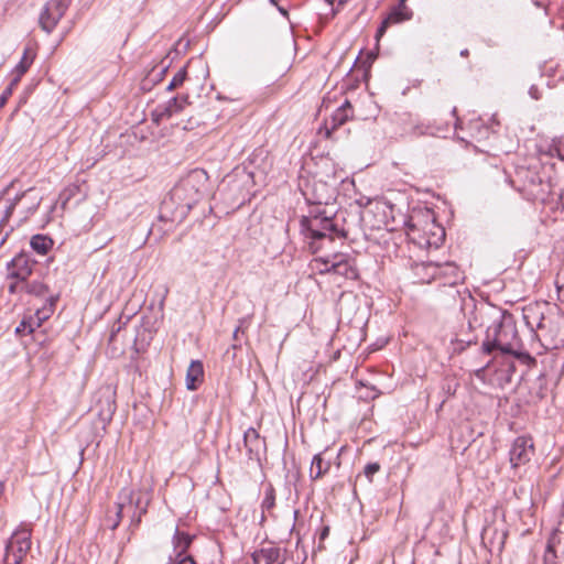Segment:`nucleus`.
<instances>
[{
	"label": "nucleus",
	"instance_id": "29",
	"mask_svg": "<svg viewBox=\"0 0 564 564\" xmlns=\"http://www.w3.org/2000/svg\"><path fill=\"white\" fill-rule=\"evenodd\" d=\"M425 262H422V263H416L414 265V272H415V275L417 278H420V280L423 282V283H430L431 281L433 280H437V274H431V271L429 270H422L420 269L421 265H423Z\"/></svg>",
	"mask_w": 564,
	"mask_h": 564
},
{
	"label": "nucleus",
	"instance_id": "18",
	"mask_svg": "<svg viewBox=\"0 0 564 564\" xmlns=\"http://www.w3.org/2000/svg\"><path fill=\"white\" fill-rule=\"evenodd\" d=\"M204 376L203 364L199 360H193L186 371V388L191 391L197 389L198 382Z\"/></svg>",
	"mask_w": 564,
	"mask_h": 564
},
{
	"label": "nucleus",
	"instance_id": "42",
	"mask_svg": "<svg viewBox=\"0 0 564 564\" xmlns=\"http://www.w3.org/2000/svg\"><path fill=\"white\" fill-rule=\"evenodd\" d=\"M250 316L242 317L238 321V326L236 328H240V333L243 334L245 330L249 327Z\"/></svg>",
	"mask_w": 564,
	"mask_h": 564
},
{
	"label": "nucleus",
	"instance_id": "34",
	"mask_svg": "<svg viewBox=\"0 0 564 564\" xmlns=\"http://www.w3.org/2000/svg\"><path fill=\"white\" fill-rule=\"evenodd\" d=\"M380 469V465L378 463H369L366 465L364 469L365 476L368 478L369 481L372 480V476L378 473Z\"/></svg>",
	"mask_w": 564,
	"mask_h": 564
},
{
	"label": "nucleus",
	"instance_id": "28",
	"mask_svg": "<svg viewBox=\"0 0 564 564\" xmlns=\"http://www.w3.org/2000/svg\"><path fill=\"white\" fill-rule=\"evenodd\" d=\"M24 292L29 294H34L36 296H42L46 294L47 288L40 281L28 282L26 280Z\"/></svg>",
	"mask_w": 564,
	"mask_h": 564
},
{
	"label": "nucleus",
	"instance_id": "13",
	"mask_svg": "<svg viewBox=\"0 0 564 564\" xmlns=\"http://www.w3.org/2000/svg\"><path fill=\"white\" fill-rule=\"evenodd\" d=\"M330 269H333V274H337L349 280L358 278L355 259L348 253L334 252Z\"/></svg>",
	"mask_w": 564,
	"mask_h": 564
},
{
	"label": "nucleus",
	"instance_id": "24",
	"mask_svg": "<svg viewBox=\"0 0 564 564\" xmlns=\"http://www.w3.org/2000/svg\"><path fill=\"white\" fill-rule=\"evenodd\" d=\"M332 262H333V253L314 258L310 262V267H311L312 271H314L318 274H327V273H333V269H330Z\"/></svg>",
	"mask_w": 564,
	"mask_h": 564
},
{
	"label": "nucleus",
	"instance_id": "8",
	"mask_svg": "<svg viewBox=\"0 0 564 564\" xmlns=\"http://www.w3.org/2000/svg\"><path fill=\"white\" fill-rule=\"evenodd\" d=\"M422 270L431 271V274H437V280L443 281V284L449 286L454 290V297L458 295V291L455 290V286L463 281L464 275L456 263L447 261L444 263L438 262H427L420 267Z\"/></svg>",
	"mask_w": 564,
	"mask_h": 564
},
{
	"label": "nucleus",
	"instance_id": "16",
	"mask_svg": "<svg viewBox=\"0 0 564 564\" xmlns=\"http://www.w3.org/2000/svg\"><path fill=\"white\" fill-rule=\"evenodd\" d=\"M187 96L181 98L174 97L170 99L164 106L158 107L154 112V115L156 116L155 120L159 121L163 118H170L173 115L182 111L187 104Z\"/></svg>",
	"mask_w": 564,
	"mask_h": 564
},
{
	"label": "nucleus",
	"instance_id": "30",
	"mask_svg": "<svg viewBox=\"0 0 564 564\" xmlns=\"http://www.w3.org/2000/svg\"><path fill=\"white\" fill-rule=\"evenodd\" d=\"M186 75L187 73L184 67L178 69L177 73L173 76L172 80L170 82L167 89L172 90L180 87L184 83Z\"/></svg>",
	"mask_w": 564,
	"mask_h": 564
},
{
	"label": "nucleus",
	"instance_id": "46",
	"mask_svg": "<svg viewBox=\"0 0 564 564\" xmlns=\"http://www.w3.org/2000/svg\"><path fill=\"white\" fill-rule=\"evenodd\" d=\"M39 205H40V202H39V200H36V202H35V203H34V204L29 208V212H30L31 214H33V213L37 209Z\"/></svg>",
	"mask_w": 564,
	"mask_h": 564
},
{
	"label": "nucleus",
	"instance_id": "37",
	"mask_svg": "<svg viewBox=\"0 0 564 564\" xmlns=\"http://www.w3.org/2000/svg\"><path fill=\"white\" fill-rule=\"evenodd\" d=\"M24 288H25V282H21L20 280H13V282H11L9 284L8 290L11 294H15V293L24 292Z\"/></svg>",
	"mask_w": 564,
	"mask_h": 564
},
{
	"label": "nucleus",
	"instance_id": "48",
	"mask_svg": "<svg viewBox=\"0 0 564 564\" xmlns=\"http://www.w3.org/2000/svg\"><path fill=\"white\" fill-rule=\"evenodd\" d=\"M405 2H406V0H400V2H399V4H398V6H400V7H406V6H405Z\"/></svg>",
	"mask_w": 564,
	"mask_h": 564
},
{
	"label": "nucleus",
	"instance_id": "17",
	"mask_svg": "<svg viewBox=\"0 0 564 564\" xmlns=\"http://www.w3.org/2000/svg\"><path fill=\"white\" fill-rule=\"evenodd\" d=\"M35 58V52L30 46L24 48L23 55L13 69L12 85H18L21 77L29 70Z\"/></svg>",
	"mask_w": 564,
	"mask_h": 564
},
{
	"label": "nucleus",
	"instance_id": "5",
	"mask_svg": "<svg viewBox=\"0 0 564 564\" xmlns=\"http://www.w3.org/2000/svg\"><path fill=\"white\" fill-rule=\"evenodd\" d=\"M32 529L29 524L22 523L11 534L4 554L6 564H21L31 549Z\"/></svg>",
	"mask_w": 564,
	"mask_h": 564
},
{
	"label": "nucleus",
	"instance_id": "44",
	"mask_svg": "<svg viewBox=\"0 0 564 564\" xmlns=\"http://www.w3.org/2000/svg\"><path fill=\"white\" fill-rule=\"evenodd\" d=\"M490 530H491L490 528H485V529L482 530L481 538H482V541H484V542H485V541H486V539L488 538V534L490 533Z\"/></svg>",
	"mask_w": 564,
	"mask_h": 564
},
{
	"label": "nucleus",
	"instance_id": "39",
	"mask_svg": "<svg viewBox=\"0 0 564 564\" xmlns=\"http://www.w3.org/2000/svg\"><path fill=\"white\" fill-rule=\"evenodd\" d=\"M487 315H490L489 312H485L482 310H477L474 314L473 319H468V324H467L468 330L473 329L474 323H476L478 321V317L482 318L484 316H487Z\"/></svg>",
	"mask_w": 564,
	"mask_h": 564
},
{
	"label": "nucleus",
	"instance_id": "47",
	"mask_svg": "<svg viewBox=\"0 0 564 564\" xmlns=\"http://www.w3.org/2000/svg\"><path fill=\"white\" fill-rule=\"evenodd\" d=\"M505 539H506V533H505V532H501V534H500V541H499V545H500V547L503 545V543H505Z\"/></svg>",
	"mask_w": 564,
	"mask_h": 564
},
{
	"label": "nucleus",
	"instance_id": "14",
	"mask_svg": "<svg viewBox=\"0 0 564 564\" xmlns=\"http://www.w3.org/2000/svg\"><path fill=\"white\" fill-rule=\"evenodd\" d=\"M242 443L246 448L248 458L250 460L260 462L261 455L265 453V441L264 438H261L257 430L249 427L243 433Z\"/></svg>",
	"mask_w": 564,
	"mask_h": 564
},
{
	"label": "nucleus",
	"instance_id": "9",
	"mask_svg": "<svg viewBox=\"0 0 564 564\" xmlns=\"http://www.w3.org/2000/svg\"><path fill=\"white\" fill-rule=\"evenodd\" d=\"M72 0H48L40 14V25L43 31L51 33L68 10Z\"/></svg>",
	"mask_w": 564,
	"mask_h": 564
},
{
	"label": "nucleus",
	"instance_id": "35",
	"mask_svg": "<svg viewBox=\"0 0 564 564\" xmlns=\"http://www.w3.org/2000/svg\"><path fill=\"white\" fill-rule=\"evenodd\" d=\"M26 193H23L21 195H17L14 197V199L10 203V205L7 207V210H6V214H4V217L2 218L1 223L6 221L10 216L11 214L13 213V209L15 208L17 204L20 202V199L22 197L25 196Z\"/></svg>",
	"mask_w": 564,
	"mask_h": 564
},
{
	"label": "nucleus",
	"instance_id": "43",
	"mask_svg": "<svg viewBox=\"0 0 564 564\" xmlns=\"http://www.w3.org/2000/svg\"><path fill=\"white\" fill-rule=\"evenodd\" d=\"M529 94L530 96L533 98V99H539L540 98V94H539V89L536 86H531L530 87V90H529Z\"/></svg>",
	"mask_w": 564,
	"mask_h": 564
},
{
	"label": "nucleus",
	"instance_id": "1",
	"mask_svg": "<svg viewBox=\"0 0 564 564\" xmlns=\"http://www.w3.org/2000/svg\"><path fill=\"white\" fill-rule=\"evenodd\" d=\"M312 188V197L304 192L306 199L317 205L307 216L301 219V232L306 239H310V249L316 253L327 243H332L335 239H344L347 237V230L344 227V219L322 208V205H328L333 198V192L325 182L315 181L310 185Z\"/></svg>",
	"mask_w": 564,
	"mask_h": 564
},
{
	"label": "nucleus",
	"instance_id": "45",
	"mask_svg": "<svg viewBox=\"0 0 564 564\" xmlns=\"http://www.w3.org/2000/svg\"><path fill=\"white\" fill-rule=\"evenodd\" d=\"M239 334H240V328H235V330L232 333V338L235 341L239 340Z\"/></svg>",
	"mask_w": 564,
	"mask_h": 564
},
{
	"label": "nucleus",
	"instance_id": "33",
	"mask_svg": "<svg viewBox=\"0 0 564 564\" xmlns=\"http://www.w3.org/2000/svg\"><path fill=\"white\" fill-rule=\"evenodd\" d=\"M170 560L173 564H197L191 555L182 556V554H176L171 556Z\"/></svg>",
	"mask_w": 564,
	"mask_h": 564
},
{
	"label": "nucleus",
	"instance_id": "7",
	"mask_svg": "<svg viewBox=\"0 0 564 564\" xmlns=\"http://www.w3.org/2000/svg\"><path fill=\"white\" fill-rule=\"evenodd\" d=\"M271 163L269 162L268 151L263 148L256 149L247 159V164L242 167H236L234 173L236 176L241 175L245 184L254 183L256 171L267 174Z\"/></svg>",
	"mask_w": 564,
	"mask_h": 564
},
{
	"label": "nucleus",
	"instance_id": "4",
	"mask_svg": "<svg viewBox=\"0 0 564 564\" xmlns=\"http://www.w3.org/2000/svg\"><path fill=\"white\" fill-rule=\"evenodd\" d=\"M149 502L150 498L147 494L126 487L118 495L116 509L122 517L128 516L130 518V528L134 530L148 512Z\"/></svg>",
	"mask_w": 564,
	"mask_h": 564
},
{
	"label": "nucleus",
	"instance_id": "25",
	"mask_svg": "<svg viewBox=\"0 0 564 564\" xmlns=\"http://www.w3.org/2000/svg\"><path fill=\"white\" fill-rule=\"evenodd\" d=\"M192 540H193L192 535L176 530L174 538H173L174 556L176 554H182V556H186L185 552L189 547Z\"/></svg>",
	"mask_w": 564,
	"mask_h": 564
},
{
	"label": "nucleus",
	"instance_id": "26",
	"mask_svg": "<svg viewBox=\"0 0 564 564\" xmlns=\"http://www.w3.org/2000/svg\"><path fill=\"white\" fill-rule=\"evenodd\" d=\"M412 14V11L408 7L397 6L392 8L387 19L391 24H397L410 20Z\"/></svg>",
	"mask_w": 564,
	"mask_h": 564
},
{
	"label": "nucleus",
	"instance_id": "36",
	"mask_svg": "<svg viewBox=\"0 0 564 564\" xmlns=\"http://www.w3.org/2000/svg\"><path fill=\"white\" fill-rule=\"evenodd\" d=\"M17 85H12V80L9 86L0 95V109L7 104L9 97L12 95L13 89Z\"/></svg>",
	"mask_w": 564,
	"mask_h": 564
},
{
	"label": "nucleus",
	"instance_id": "11",
	"mask_svg": "<svg viewBox=\"0 0 564 564\" xmlns=\"http://www.w3.org/2000/svg\"><path fill=\"white\" fill-rule=\"evenodd\" d=\"M534 453V445L531 437L519 436L517 437L510 448V463L512 467H518L530 462Z\"/></svg>",
	"mask_w": 564,
	"mask_h": 564
},
{
	"label": "nucleus",
	"instance_id": "40",
	"mask_svg": "<svg viewBox=\"0 0 564 564\" xmlns=\"http://www.w3.org/2000/svg\"><path fill=\"white\" fill-rule=\"evenodd\" d=\"M126 324V322H121V318H119L111 328V334L109 337V341H113L117 333H119L122 328V326Z\"/></svg>",
	"mask_w": 564,
	"mask_h": 564
},
{
	"label": "nucleus",
	"instance_id": "10",
	"mask_svg": "<svg viewBox=\"0 0 564 564\" xmlns=\"http://www.w3.org/2000/svg\"><path fill=\"white\" fill-rule=\"evenodd\" d=\"M96 397L97 399L91 410L98 416L102 427H105L110 423L116 412V392L110 387H104L98 390Z\"/></svg>",
	"mask_w": 564,
	"mask_h": 564
},
{
	"label": "nucleus",
	"instance_id": "38",
	"mask_svg": "<svg viewBox=\"0 0 564 564\" xmlns=\"http://www.w3.org/2000/svg\"><path fill=\"white\" fill-rule=\"evenodd\" d=\"M413 133L416 135H425V134L433 135L434 134V132L432 131V128L430 126H426L423 123L414 127Z\"/></svg>",
	"mask_w": 564,
	"mask_h": 564
},
{
	"label": "nucleus",
	"instance_id": "27",
	"mask_svg": "<svg viewBox=\"0 0 564 564\" xmlns=\"http://www.w3.org/2000/svg\"><path fill=\"white\" fill-rule=\"evenodd\" d=\"M275 506V494L272 486H269L264 490V497L261 502L262 517L261 520H264V512H270Z\"/></svg>",
	"mask_w": 564,
	"mask_h": 564
},
{
	"label": "nucleus",
	"instance_id": "3",
	"mask_svg": "<svg viewBox=\"0 0 564 564\" xmlns=\"http://www.w3.org/2000/svg\"><path fill=\"white\" fill-rule=\"evenodd\" d=\"M492 324L486 330L482 341L484 352L490 355L494 350L513 355L520 346L516 322L513 316L506 311L490 310Z\"/></svg>",
	"mask_w": 564,
	"mask_h": 564
},
{
	"label": "nucleus",
	"instance_id": "15",
	"mask_svg": "<svg viewBox=\"0 0 564 564\" xmlns=\"http://www.w3.org/2000/svg\"><path fill=\"white\" fill-rule=\"evenodd\" d=\"M54 304H55L54 297L50 296V299L47 300V304H45L42 308H37L34 314V317H31V321L29 323L23 321L17 327V329H15L17 333L21 332L22 329H25L26 326L29 327V333H32L34 330L33 325H35L36 327H40L41 324L53 314Z\"/></svg>",
	"mask_w": 564,
	"mask_h": 564
},
{
	"label": "nucleus",
	"instance_id": "53",
	"mask_svg": "<svg viewBox=\"0 0 564 564\" xmlns=\"http://www.w3.org/2000/svg\"><path fill=\"white\" fill-rule=\"evenodd\" d=\"M561 197H564V194Z\"/></svg>",
	"mask_w": 564,
	"mask_h": 564
},
{
	"label": "nucleus",
	"instance_id": "23",
	"mask_svg": "<svg viewBox=\"0 0 564 564\" xmlns=\"http://www.w3.org/2000/svg\"><path fill=\"white\" fill-rule=\"evenodd\" d=\"M53 240L44 235H35L31 238L30 246L39 254L45 256L53 248Z\"/></svg>",
	"mask_w": 564,
	"mask_h": 564
},
{
	"label": "nucleus",
	"instance_id": "22",
	"mask_svg": "<svg viewBox=\"0 0 564 564\" xmlns=\"http://www.w3.org/2000/svg\"><path fill=\"white\" fill-rule=\"evenodd\" d=\"M523 318L527 326L533 332L535 329H543L545 327L543 314L538 313L533 307H527L524 310Z\"/></svg>",
	"mask_w": 564,
	"mask_h": 564
},
{
	"label": "nucleus",
	"instance_id": "31",
	"mask_svg": "<svg viewBox=\"0 0 564 564\" xmlns=\"http://www.w3.org/2000/svg\"><path fill=\"white\" fill-rule=\"evenodd\" d=\"M455 341L458 344H463L464 346L462 347V349H464L465 346H470L471 344H475L477 341V337L471 332H469L468 334L460 333L456 335Z\"/></svg>",
	"mask_w": 564,
	"mask_h": 564
},
{
	"label": "nucleus",
	"instance_id": "32",
	"mask_svg": "<svg viewBox=\"0 0 564 564\" xmlns=\"http://www.w3.org/2000/svg\"><path fill=\"white\" fill-rule=\"evenodd\" d=\"M121 519H122V516L116 509L113 514L107 513L105 521H106V524L108 525V528L113 531L119 527Z\"/></svg>",
	"mask_w": 564,
	"mask_h": 564
},
{
	"label": "nucleus",
	"instance_id": "49",
	"mask_svg": "<svg viewBox=\"0 0 564 564\" xmlns=\"http://www.w3.org/2000/svg\"><path fill=\"white\" fill-rule=\"evenodd\" d=\"M460 55H462V56H467V55H468V50H463V51L460 52Z\"/></svg>",
	"mask_w": 564,
	"mask_h": 564
},
{
	"label": "nucleus",
	"instance_id": "20",
	"mask_svg": "<svg viewBox=\"0 0 564 564\" xmlns=\"http://www.w3.org/2000/svg\"><path fill=\"white\" fill-rule=\"evenodd\" d=\"M329 468H330V460H325L321 453L316 454L312 459V464H311V468H310L311 479L316 480V479L323 477L325 474L328 473Z\"/></svg>",
	"mask_w": 564,
	"mask_h": 564
},
{
	"label": "nucleus",
	"instance_id": "21",
	"mask_svg": "<svg viewBox=\"0 0 564 564\" xmlns=\"http://www.w3.org/2000/svg\"><path fill=\"white\" fill-rule=\"evenodd\" d=\"M351 116H352L351 105L348 100H346L332 115V118H330L332 129L334 130V129L343 126Z\"/></svg>",
	"mask_w": 564,
	"mask_h": 564
},
{
	"label": "nucleus",
	"instance_id": "50",
	"mask_svg": "<svg viewBox=\"0 0 564 564\" xmlns=\"http://www.w3.org/2000/svg\"><path fill=\"white\" fill-rule=\"evenodd\" d=\"M279 11L282 12L283 14H286V11L282 8H279Z\"/></svg>",
	"mask_w": 564,
	"mask_h": 564
},
{
	"label": "nucleus",
	"instance_id": "12",
	"mask_svg": "<svg viewBox=\"0 0 564 564\" xmlns=\"http://www.w3.org/2000/svg\"><path fill=\"white\" fill-rule=\"evenodd\" d=\"M34 263L35 262L31 261L26 253L21 252L17 254L8 263V278L11 280H20L21 282H25L32 273Z\"/></svg>",
	"mask_w": 564,
	"mask_h": 564
},
{
	"label": "nucleus",
	"instance_id": "51",
	"mask_svg": "<svg viewBox=\"0 0 564 564\" xmlns=\"http://www.w3.org/2000/svg\"><path fill=\"white\" fill-rule=\"evenodd\" d=\"M238 348V345L237 344H234L232 345V349H237Z\"/></svg>",
	"mask_w": 564,
	"mask_h": 564
},
{
	"label": "nucleus",
	"instance_id": "6",
	"mask_svg": "<svg viewBox=\"0 0 564 564\" xmlns=\"http://www.w3.org/2000/svg\"><path fill=\"white\" fill-rule=\"evenodd\" d=\"M408 236L420 247L438 248L445 238L444 228L434 221L425 225L420 229L417 224L413 223V218L408 223Z\"/></svg>",
	"mask_w": 564,
	"mask_h": 564
},
{
	"label": "nucleus",
	"instance_id": "41",
	"mask_svg": "<svg viewBox=\"0 0 564 564\" xmlns=\"http://www.w3.org/2000/svg\"><path fill=\"white\" fill-rule=\"evenodd\" d=\"M390 25H391V23H390V22L388 21V19L386 18V19L381 22L380 26H379V28H378V30H377V35H376V36H377V39L381 37V36L386 33L387 29H388Z\"/></svg>",
	"mask_w": 564,
	"mask_h": 564
},
{
	"label": "nucleus",
	"instance_id": "19",
	"mask_svg": "<svg viewBox=\"0 0 564 564\" xmlns=\"http://www.w3.org/2000/svg\"><path fill=\"white\" fill-rule=\"evenodd\" d=\"M280 557L278 547H262L252 553L253 564H273Z\"/></svg>",
	"mask_w": 564,
	"mask_h": 564
},
{
	"label": "nucleus",
	"instance_id": "2",
	"mask_svg": "<svg viewBox=\"0 0 564 564\" xmlns=\"http://www.w3.org/2000/svg\"><path fill=\"white\" fill-rule=\"evenodd\" d=\"M208 175L202 169H195L182 177L170 192L165 208L175 205L173 219L182 220L200 200L207 188Z\"/></svg>",
	"mask_w": 564,
	"mask_h": 564
},
{
	"label": "nucleus",
	"instance_id": "52",
	"mask_svg": "<svg viewBox=\"0 0 564 564\" xmlns=\"http://www.w3.org/2000/svg\"><path fill=\"white\" fill-rule=\"evenodd\" d=\"M270 1H271V3H274V4L276 3V0H270Z\"/></svg>",
	"mask_w": 564,
	"mask_h": 564
}]
</instances>
